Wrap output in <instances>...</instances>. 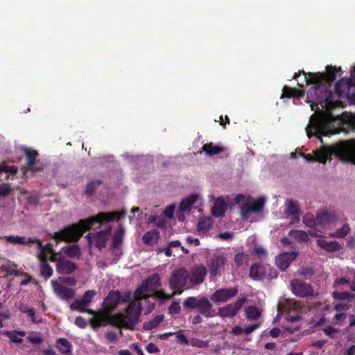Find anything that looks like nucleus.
Instances as JSON below:
<instances>
[{"instance_id":"nucleus-1","label":"nucleus","mask_w":355,"mask_h":355,"mask_svg":"<svg viewBox=\"0 0 355 355\" xmlns=\"http://www.w3.org/2000/svg\"><path fill=\"white\" fill-rule=\"evenodd\" d=\"M126 214L125 211L114 212H101L95 216L80 220L76 224L69 225L63 230L55 232L53 238L56 241L76 242L83 235L85 230H89L96 224L119 220Z\"/></svg>"},{"instance_id":"nucleus-2","label":"nucleus","mask_w":355,"mask_h":355,"mask_svg":"<svg viewBox=\"0 0 355 355\" xmlns=\"http://www.w3.org/2000/svg\"><path fill=\"white\" fill-rule=\"evenodd\" d=\"M301 155L307 162H318L325 164L331 159L333 155L340 160L351 162L355 165V140L343 141L332 146H324L314 150L313 154H303Z\"/></svg>"},{"instance_id":"nucleus-3","label":"nucleus","mask_w":355,"mask_h":355,"mask_svg":"<svg viewBox=\"0 0 355 355\" xmlns=\"http://www.w3.org/2000/svg\"><path fill=\"white\" fill-rule=\"evenodd\" d=\"M135 304H132L127 306L125 313H116L110 315L105 310L97 312L92 319L89 320V324L93 329H96L101 326L111 325L118 328H125L129 330H133L135 325L139 322V312L135 311Z\"/></svg>"},{"instance_id":"nucleus-4","label":"nucleus","mask_w":355,"mask_h":355,"mask_svg":"<svg viewBox=\"0 0 355 355\" xmlns=\"http://www.w3.org/2000/svg\"><path fill=\"white\" fill-rule=\"evenodd\" d=\"M334 116L330 111H321L310 118L309 123L306 128L307 136L310 138L316 137L321 141L322 137H327L334 134Z\"/></svg>"},{"instance_id":"nucleus-5","label":"nucleus","mask_w":355,"mask_h":355,"mask_svg":"<svg viewBox=\"0 0 355 355\" xmlns=\"http://www.w3.org/2000/svg\"><path fill=\"white\" fill-rule=\"evenodd\" d=\"M308 83L307 85H310ZM314 85L307 92V103L310 104L311 110L315 107L320 105L322 108L334 106L332 100V92L329 89L328 85L322 83H311Z\"/></svg>"},{"instance_id":"nucleus-6","label":"nucleus","mask_w":355,"mask_h":355,"mask_svg":"<svg viewBox=\"0 0 355 355\" xmlns=\"http://www.w3.org/2000/svg\"><path fill=\"white\" fill-rule=\"evenodd\" d=\"M184 308L198 309V312L205 318L216 316V312L206 297H189L183 302Z\"/></svg>"},{"instance_id":"nucleus-7","label":"nucleus","mask_w":355,"mask_h":355,"mask_svg":"<svg viewBox=\"0 0 355 355\" xmlns=\"http://www.w3.org/2000/svg\"><path fill=\"white\" fill-rule=\"evenodd\" d=\"M341 75V69L331 65L326 67V73H309L306 77L308 83H322L329 86L336 80L338 76Z\"/></svg>"},{"instance_id":"nucleus-8","label":"nucleus","mask_w":355,"mask_h":355,"mask_svg":"<svg viewBox=\"0 0 355 355\" xmlns=\"http://www.w3.org/2000/svg\"><path fill=\"white\" fill-rule=\"evenodd\" d=\"M189 277V272L184 268L177 269L173 272L169 279L170 288L174 290L172 295H180L183 292Z\"/></svg>"},{"instance_id":"nucleus-9","label":"nucleus","mask_w":355,"mask_h":355,"mask_svg":"<svg viewBox=\"0 0 355 355\" xmlns=\"http://www.w3.org/2000/svg\"><path fill=\"white\" fill-rule=\"evenodd\" d=\"M21 150L26 158V165L21 168L24 175L27 171L33 173L42 171L44 168V164L39 159L40 155L37 151L27 147H24Z\"/></svg>"},{"instance_id":"nucleus-10","label":"nucleus","mask_w":355,"mask_h":355,"mask_svg":"<svg viewBox=\"0 0 355 355\" xmlns=\"http://www.w3.org/2000/svg\"><path fill=\"white\" fill-rule=\"evenodd\" d=\"M226 263L227 258L223 253H214L207 261L210 277L214 278L221 276Z\"/></svg>"},{"instance_id":"nucleus-11","label":"nucleus","mask_w":355,"mask_h":355,"mask_svg":"<svg viewBox=\"0 0 355 355\" xmlns=\"http://www.w3.org/2000/svg\"><path fill=\"white\" fill-rule=\"evenodd\" d=\"M247 297L245 296L238 298L234 303L229 304L225 306L220 307L216 312V315L223 318L234 317L243 304L246 302Z\"/></svg>"},{"instance_id":"nucleus-12","label":"nucleus","mask_w":355,"mask_h":355,"mask_svg":"<svg viewBox=\"0 0 355 355\" xmlns=\"http://www.w3.org/2000/svg\"><path fill=\"white\" fill-rule=\"evenodd\" d=\"M291 287L292 292L297 297H308L314 295L312 286L298 279L291 280Z\"/></svg>"},{"instance_id":"nucleus-13","label":"nucleus","mask_w":355,"mask_h":355,"mask_svg":"<svg viewBox=\"0 0 355 355\" xmlns=\"http://www.w3.org/2000/svg\"><path fill=\"white\" fill-rule=\"evenodd\" d=\"M239 289L236 286L220 288L214 292L210 297L215 303L225 302L238 295Z\"/></svg>"},{"instance_id":"nucleus-14","label":"nucleus","mask_w":355,"mask_h":355,"mask_svg":"<svg viewBox=\"0 0 355 355\" xmlns=\"http://www.w3.org/2000/svg\"><path fill=\"white\" fill-rule=\"evenodd\" d=\"M121 294L119 291H110L102 303L103 310L112 313L121 302Z\"/></svg>"},{"instance_id":"nucleus-15","label":"nucleus","mask_w":355,"mask_h":355,"mask_svg":"<svg viewBox=\"0 0 355 355\" xmlns=\"http://www.w3.org/2000/svg\"><path fill=\"white\" fill-rule=\"evenodd\" d=\"M94 290H89L85 292L83 297L80 300H76L73 304H71V309L78 310L81 313H85V308L89 306L93 298L96 295Z\"/></svg>"},{"instance_id":"nucleus-16","label":"nucleus","mask_w":355,"mask_h":355,"mask_svg":"<svg viewBox=\"0 0 355 355\" xmlns=\"http://www.w3.org/2000/svg\"><path fill=\"white\" fill-rule=\"evenodd\" d=\"M110 231L111 227H109L105 230L98 232L93 236H91V234H87L86 237L87 238L89 244H94L100 250L105 248L106 246L107 236L110 234Z\"/></svg>"},{"instance_id":"nucleus-17","label":"nucleus","mask_w":355,"mask_h":355,"mask_svg":"<svg viewBox=\"0 0 355 355\" xmlns=\"http://www.w3.org/2000/svg\"><path fill=\"white\" fill-rule=\"evenodd\" d=\"M207 270L205 266L202 264H196L191 269L190 282L193 285L202 284L207 275Z\"/></svg>"},{"instance_id":"nucleus-18","label":"nucleus","mask_w":355,"mask_h":355,"mask_svg":"<svg viewBox=\"0 0 355 355\" xmlns=\"http://www.w3.org/2000/svg\"><path fill=\"white\" fill-rule=\"evenodd\" d=\"M51 284L54 293L60 299L68 301L74 297L75 291L73 289L66 287L54 280L51 281Z\"/></svg>"},{"instance_id":"nucleus-19","label":"nucleus","mask_w":355,"mask_h":355,"mask_svg":"<svg viewBox=\"0 0 355 355\" xmlns=\"http://www.w3.org/2000/svg\"><path fill=\"white\" fill-rule=\"evenodd\" d=\"M265 199L260 198L253 202H247L241 206V214L247 218L248 215L251 212L259 213L263 209Z\"/></svg>"},{"instance_id":"nucleus-20","label":"nucleus","mask_w":355,"mask_h":355,"mask_svg":"<svg viewBox=\"0 0 355 355\" xmlns=\"http://www.w3.org/2000/svg\"><path fill=\"white\" fill-rule=\"evenodd\" d=\"M77 268L78 266L75 263L64 258L58 259L55 266L56 272L64 275L72 274Z\"/></svg>"},{"instance_id":"nucleus-21","label":"nucleus","mask_w":355,"mask_h":355,"mask_svg":"<svg viewBox=\"0 0 355 355\" xmlns=\"http://www.w3.org/2000/svg\"><path fill=\"white\" fill-rule=\"evenodd\" d=\"M297 254L296 252H286L279 254L275 259L277 266L281 270H286L291 262L296 259Z\"/></svg>"},{"instance_id":"nucleus-22","label":"nucleus","mask_w":355,"mask_h":355,"mask_svg":"<svg viewBox=\"0 0 355 355\" xmlns=\"http://www.w3.org/2000/svg\"><path fill=\"white\" fill-rule=\"evenodd\" d=\"M146 292H149L146 286H144V284L142 283L141 285L138 287L135 293H134V297L135 301L130 302L128 306H130L131 304H135V311H138L139 312V316L141 314V300L143 299H147L148 297V295L146 293Z\"/></svg>"},{"instance_id":"nucleus-23","label":"nucleus","mask_w":355,"mask_h":355,"mask_svg":"<svg viewBox=\"0 0 355 355\" xmlns=\"http://www.w3.org/2000/svg\"><path fill=\"white\" fill-rule=\"evenodd\" d=\"M287 306L288 310L289 311V313L287 315V319L288 321L293 322L301 320L302 315L298 312L301 309L300 302L291 300L287 302Z\"/></svg>"},{"instance_id":"nucleus-24","label":"nucleus","mask_w":355,"mask_h":355,"mask_svg":"<svg viewBox=\"0 0 355 355\" xmlns=\"http://www.w3.org/2000/svg\"><path fill=\"white\" fill-rule=\"evenodd\" d=\"M338 219V216H336L335 211H329L327 210H323L320 211H318L317 213V220L318 225H326L331 223H334Z\"/></svg>"},{"instance_id":"nucleus-25","label":"nucleus","mask_w":355,"mask_h":355,"mask_svg":"<svg viewBox=\"0 0 355 355\" xmlns=\"http://www.w3.org/2000/svg\"><path fill=\"white\" fill-rule=\"evenodd\" d=\"M266 273V266L254 263L250 268L249 276L254 280H262L265 277Z\"/></svg>"},{"instance_id":"nucleus-26","label":"nucleus","mask_w":355,"mask_h":355,"mask_svg":"<svg viewBox=\"0 0 355 355\" xmlns=\"http://www.w3.org/2000/svg\"><path fill=\"white\" fill-rule=\"evenodd\" d=\"M299 87L302 89H297L295 88H292L288 86L285 85L283 87L282 89V94L281 96V98H283L284 97L286 98H300L304 96V91L303 89V85L298 84Z\"/></svg>"},{"instance_id":"nucleus-27","label":"nucleus","mask_w":355,"mask_h":355,"mask_svg":"<svg viewBox=\"0 0 355 355\" xmlns=\"http://www.w3.org/2000/svg\"><path fill=\"white\" fill-rule=\"evenodd\" d=\"M226 209L227 206L224 199L222 197H218L214 201L211 208V214L216 218L222 217L224 216Z\"/></svg>"},{"instance_id":"nucleus-28","label":"nucleus","mask_w":355,"mask_h":355,"mask_svg":"<svg viewBox=\"0 0 355 355\" xmlns=\"http://www.w3.org/2000/svg\"><path fill=\"white\" fill-rule=\"evenodd\" d=\"M289 236L295 239L297 242H307L309 241V236H315L317 234L309 230L308 232L303 230H292L289 232Z\"/></svg>"},{"instance_id":"nucleus-29","label":"nucleus","mask_w":355,"mask_h":355,"mask_svg":"<svg viewBox=\"0 0 355 355\" xmlns=\"http://www.w3.org/2000/svg\"><path fill=\"white\" fill-rule=\"evenodd\" d=\"M226 148L220 145L214 144L212 142L207 143L202 147V150L208 156L219 155L225 151Z\"/></svg>"},{"instance_id":"nucleus-30","label":"nucleus","mask_w":355,"mask_h":355,"mask_svg":"<svg viewBox=\"0 0 355 355\" xmlns=\"http://www.w3.org/2000/svg\"><path fill=\"white\" fill-rule=\"evenodd\" d=\"M144 286H146L149 292H154L161 286L160 278L158 274H153L144 282Z\"/></svg>"},{"instance_id":"nucleus-31","label":"nucleus","mask_w":355,"mask_h":355,"mask_svg":"<svg viewBox=\"0 0 355 355\" xmlns=\"http://www.w3.org/2000/svg\"><path fill=\"white\" fill-rule=\"evenodd\" d=\"M318 246L328 252H336L340 250V245L338 241H327L324 239L317 240Z\"/></svg>"},{"instance_id":"nucleus-32","label":"nucleus","mask_w":355,"mask_h":355,"mask_svg":"<svg viewBox=\"0 0 355 355\" xmlns=\"http://www.w3.org/2000/svg\"><path fill=\"white\" fill-rule=\"evenodd\" d=\"M5 240L7 243L20 245H28L33 243V241H37V238L26 239L24 236H7L5 237Z\"/></svg>"},{"instance_id":"nucleus-33","label":"nucleus","mask_w":355,"mask_h":355,"mask_svg":"<svg viewBox=\"0 0 355 355\" xmlns=\"http://www.w3.org/2000/svg\"><path fill=\"white\" fill-rule=\"evenodd\" d=\"M159 238V232L154 229L146 232L142 236L143 242L147 245H153L157 243Z\"/></svg>"},{"instance_id":"nucleus-34","label":"nucleus","mask_w":355,"mask_h":355,"mask_svg":"<svg viewBox=\"0 0 355 355\" xmlns=\"http://www.w3.org/2000/svg\"><path fill=\"white\" fill-rule=\"evenodd\" d=\"M33 243H36L39 247V259H48L49 254L50 253H53V252H55V250L53 248V245L51 243H47L46 245H43L38 239L37 241H33Z\"/></svg>"},{"instance_id":"nucleus-35","label":"nucleus","mask_w":355,"mask_h":355,"mask_svg":"<svg viewBox=\"0 0 355 355\" xmlns=\"http://www.w3.org/2000/svg\"><path fill=\"white\" fill-rule=\"evenodd\" d=\"M55 347L61 354L71 353L72 345L71 343L64 338H58L55 343Z\"/></svg>"},{"instance_id":"nucleus-36","label":"nucleus","mask_w":355,"mask_h":355,"mask_svg":"<svg viewBox=\"0 0 355 355\" xmlns=\"http://www.w3.org/2000/svg\"><path fill=\"white\" fill-rule=\"evenodd\" d=\"M335 309L337 313L335 314L334 320L336 321V324H341L347 318L345 312L348 309V307L345 304H338L336 306Z\"/></svg>"},{"instance_id":"nucleus-37","label":"nucleus","mask_w":355,"mask_h":355,"mask_svg":"<svg viewBox=\"0 0 355 355\" xmlns=\"http://www.w3.org/2000/svg\"><path fill=\"white\" fill-rule=\"evenodd\" d=\"M286 213L287 215L293 216L291 223H294L295 220H299L300 209L298 205L293 200L289 201Z\"/></svg>"},{"instance_id":"nucleus-38","label":"nucleus","mask_w":355,"mask_h":355,"mask_svg":"<svg viewBox=\"0 0 355 355\" xmlns=\"http://www.w3.org/2000/svg\"><path fill=\"white\" fill-rule=\"evenodd\" d=\"M40 275L45 279L50 278L53 275V269L48 263V259H39Z\"/></svg>"},{"instance_id":"nucleus-39","label":"nucleus","mask_w":355,"mask_h":355,"mask_svg":"<svg viewBox=\"0 0 355 355\" xmlns=\"http://www.w3.org/2000/svg\"><path fill=\"white\" fill-rule=\"evenodd\" d=\"M199 196L197 194H191L182 200L179 208L181 211H185L190 209L191 207L197 201Z\"/></svg>"},{"instance_id":"nucleus-40","label":"nucleus","mask_w":355,"mask_h":355,"mask_svg":"<svg viewBox=\"0 0 355 355\" xmlns=\"http://www.w3.org/2000/svg\"><path fill=\"white\" fill-rule=\"evenodd\" d=\"M212 219L210 217L203 218L200 220L197 225V230L199 234H205L212 226Z\"/></svg>"},{"instance_id":"nucleus-41","label":"nucleus","mask_w":355,"mask_h":355,"mask_svg":"<svg viewBox=\"0 0 355 355\" xmlns=\"http://www.w3.org/2000/svg\"><path fill=\"white\" fill-rule=\"evenodd\" d=\"M164 315H157L153 320L145 322L143 324L144 329L149 331L157 327L164 320Z\"/></svg>"},{"instance_id":"nucleus-42","label":"nucleus","mask_w":355,"mask_h":355,"mask_svg":"<svg viewBox=\"0 0 355 355\" xmlns=\"http://www.w3.org/2000/svg\"><path fill=\"white\" fill-rule=\"evenodd\" d=\"M261 311L254 306H250L245 310V316L248 320H257L261 316Z\"/></svg>"},{"instance_id":"nucleus-43","label":"nucleus","mask_w":355,"mask_h":355,"mask_svg":"<svg viewBox=\"0 0 355 355\" xmlns=\"http://www.w3.org/2000/svg\"><path fill=\"white\" fill-rule=\"evenodd\" d=\"M64 253L66 255L71 258L79 257L81 254V250L80 247L76 245H71L67 246L64 250Z\"/></svg>"},{"instance_id":"nucleus-44","label":"nucleus","mask_w":355,"mask_h":355,"mask_svg":"<svg viewBox=\"0 0 355 355\" xmlns=\"http://www.w3.org/2000/svg\"><path fill=\"white\" fill-rule=\"evenodd\" d=\"M349 87L348 80L341 79L336 85V92L340 97H343L345 94V89Z\"/></svg>"},{"instance_id":"nucleus-45","label":"nucleus","mask_w":355,"mask_h":355,"mask_svg":"<svg viewBox=\"0 0 355 355\" xmlns=\"http://www.w3.org/2000/svg\"><path fill=\"white\" fill-rule=\"evenodd\" d=\"M303 223L309 227H314L318 225L317 217L315 218L311 214H306L303 217Z\"/></svg>"},{"instance_id":"nucleus-46","label":"nucleus","mask_w":355,"mask_h":355,"mask_svg":"<svg viewBox=\"0 0 355 355\" xmlns=\"http://www.w3.org/2000/svg\"><path fill=\"white\" fill-rule=\"evenodd\" d=\"M350 231V227L349 224L345 223L343 225L342 227L338 229L335 233H334L331 236L336 238H343L346 235L348 234V233Z\"/></svg>"},{"instance_id":"nucleus-47","label":"nucleus","mask_w":355,"mask_h":355,"mask_svg":"<svg viewBox=\"0 0 355 355\" xmlns=\"http://www.w3.org/2000/svg\"><path fill=\"white\" fill-rule=\"evenodd\" d=\"M101 184H102V182L101 180H96L88 183L86 186L85 193L89 196L92 195L96 187Z\"/></svg>"},{"instance_id":"nucleus-48","label":"nucleus","mask_w":355,"mask_h":355,"mask_svg":"<svg viewBox=\"0 0 355 355\" xmlns=\"http://www.w3.org/2000/svg\"><path fill=\"white\" fill-rule=\"evenodd\" d=\"M209 340H202L196 338H193L189 341V344L193 347L198 348L207 347L209 346Z\"/></svg>"},{"instance_id":"nucleus-49","label":"nucleus","mask_w":355,"mask_h":355,"mask_svg":"<svg viewBox=\"0 0 355 355\" xmlns=\"http://www.w3.org/2000/svg\"><path fill=\"white\" fill-rule=\"evenodd\" d=\"M123 233L118 231L114 233L112 238V248L115 249L118 248L122 243Z\"/></svg>"},{"instance_id":"nucleus-50","label":"nucleus","mask_w":355,"mask_h":355,"mask_svg":"<svg viewBox=\"0 0 355 355\" xmlns=\"http://www.w3.org/2000/svg\"><path fill=\"white\" fill-rule=\"evenodd\" d=\"M12 191L11 186L8 183H2L0 184V198L8 196Z\"/></svg>"},{"instance_id":"nucleus-51","label":"nucleus","mask_w":355,"mask_h":355,"mask_svg":"<svg viewBox=\"0 0 355 355\" xmlns=\"http://www.w3.org/2000/svg\"><path fill=\"white\" fill-rule=\"evenodd\" d=\"M333 296L335 299L337 300H350L353 298L354 295L348 291H342V292H334Z\"/></svg>"},{"instance_id":"nucleus-52","label":"nucleus","mask_w":355,"mask_h":355,"mask_svg":"<svg viewBox=\"0 0 355 355\" xmlns=\"http://www.w3.org/2000/svg\"><path fill=\"white\" fill-rule=\"evenodd\" d=\"M252 254L261 258L266 256L267 252L262 246L254 245Z\"/></svg>"},{"instance_id":"nucleus-53","label":"nucleus","mask_w":355,"mask_h":355,"mask_svg":"<svg viewBox=\"0 0 355 355\" xmlns=\"http://www.w3.org/2000/svg\"><path fill=\"white\" fill-rule=\"evenodd\" d=\"M4 335L8 337L12 343H21L23 342V339L21 338L18 337L17 334H16L14 331L12 332L7 331L4 333Z\"/></svg>"},{"instance_id":"nucleus-54","label":"nucleus","mask_w":355,"mask_h":355,"mask_svg":"<svg viewBox=\"0 0 355 355\" xmlns=\"http://www.w3.org/2000/svg\"><path fill=\"white\" fill-rule=\"evenodd\" d=\"M246 259V256L244 253H237L234 256V262L236 264L237 266H242Z\"/></svg>"},{"instance_id":"nucleus-55","label":"nucleus","mask_w":355,"mask_h":355,"mask_svg":"<svg viewBox=\"0 0 355 355\" xmlns=\"http://www.w3.org/2000/svg\"><path fill=\"white\" fill-rule=\"evenodd\" d=\"M59 281L62 283L70 285L75 286L77 284V281L74 277H60Z\"/></svg>"},{"instance_id":"nucleus-56","label":"nucleus","mask_w":355,"mask_h":355,"mask_svg":"<svg viewBox=\"0 0 355 355\" xmlns=\"http://www.w3.org/2000/svg\"><path fill=\"white\" fill-rule=\"evenodd\" d=\"M181 307L178 302H173L168 307V311L171 314H178L180 312Z\"/></svg>"},{"instance_id":"nucleus-57","label":"nucleus","mask_w":355,"mask_h":355,"mask_svg":"<svg viewBox=\"0 0 355 355\" xmlns=\"http://www.w3.org/2000/svg\"><path fill=\"white\" fill-rule=\"evenodd\" d=\"M300 274L305 279H311L313 277L314 272L311 268H303L300 270Z\"/></svg>"},{"instance_id":"nucleus-58","label":"nucleus","mask_w":355,"mask_h":355,"mask_svg":"<svg viewBox=\"0 0 355 355\" xmlns=\"http://www.w3.org/2000/svg\"><path fill=\"white\" fill-rule=\"evenodd\" d=\"M175 211V206L173 205H171L166 207L164 210L163 214L164 217L167 218H172L173 217Z\"/></svg>"},{"instance_id":"nucleus-59","label":"nucleus","mask_w":355,"mask_h":355,"mask_svg":"<svg viewBox=\"0 0 355 355\" xmlns=\"http://www.w3.org/2000/svg\"><path fill=\"white\" fill-rule=\"evenodd\" d=\"M175 338H176V341L178 343H180L184 345H189V340L187 339L186 336L184 334H182L181 332H179L178 334H177Z\"/></svg>"},{"instance_id":"nucleus-60","label":"nucleus","mask_w":355,"mask_h":355,"mask_svg":"<svg viewBox=\"0 0 355 355\" xmlns=\"http://www.w3.org/2000/svg\"><path fill=\"white\" fill-rule=\"evenodd\" d=\"M19 309L22 313H27L28 316L31 318V320L33 321V322L37 323L40 322V320H37L35 317V311L33 309H28V310H24L22 308H19Z\"/></svg>"},{"instance_id":"nucleus-61","label":"nucleus","mask_w":355,"mask_h":355,"mask_svg":"<svg viewBox=\"0 0 355 355\" xmlns=\"http://www.w3.org/2000/svg\"><path fill=\"white\" fill-rule=\"evenodd\" d=\"M75 324L81 329H84L87 327V322L82 316H78L75 319Z\"/></svg>"},{"instance_id":"nucleus-62","label":"nucleus","mask_w":355,"mask_h":355,"mask_svg":"<svg viewBox=\"0 0 355 355\" xmlns=\"http://www.w3.org/2000/svg\"><path fill=\"white\" fill-rule=\"evenodd\" d=\"M106 339L111 343L116 342L118 340V336L114 331H109L105 334Z\"/></svg>"},{"instance_id":"nucleus-63","label":"nucleus","mask_w":355,"mask_h":355,"mask_svg":"<svg viewBox=\"0 0 355 355\" xmlns=\"http://www.w3.org/2000/svg\"><path fill=\"white\" fill-rule=\"evenodd\" d=\"M260 324L257 323L254 324H251L250 326L246 327L243 329V333H245L246 335L250 334L253 331H254L256 329L259 328Z\"/></svg>"},{"instance_id":"nucleus-64","label":"nucleus","mask_w":355,"mask_h":355,"mask_svg":"<svg viewBox=\"0 0 355 355\" xmlns=\"http://www.w3.org/2000/svg\"><path fill=\"white\" fill-rule=\"evenodd\" d=\"M146 350L150 354L159 352V349L153 343H148L146 347Z\"/></svg>"}]
</instances>
